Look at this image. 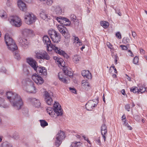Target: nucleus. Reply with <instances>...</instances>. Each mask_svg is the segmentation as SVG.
<instances>
[{"label": "nucleus", "instance_id": "f257e3e1", "mask_svg": "<svg viewBox=\"0 0 147 147\" xmlns=\"http://www.w3.org/2000/svg\"><path fill=\"white\" fill-rule=\"evenodd\" d=\"M17 5L19 9L22 11L25 12L24 20L25 22L28 25H30L35 22L36 17L32 13L27 12V7L26 4L22 0H18Z\"/></svg>", "mask_w": 147, "mask_h": 147}, {"label": "nucleus", "instance_id": "f03ea898", "mask_svg": "<svg viewBox=\"0 0 147 147\" xmlns=\"http://www.w3.org/2000/svg\"><path fill=\"white\" fill-rule=\"evenodd\" d=\"M6 96L12 106L16 109H20L23 105L20 96L16 93L9 91L6 92Z\"/></svg>", "mask_w": 147, "mask_h": 147}, {"label": "nucleus", "instance_id": "7ed1b4c3", "mask_svg": "<svg viewBox=\"0 0 147 147\" xmlns=\"http://www.w3.org/2000/svg\"><path fill=\"white\" fill-rule=\"evenodd\" d=\"M43 40L45 44L47 45V49L48 50H51L53 49L55 51L57 54L60 55H67L66 53L63 51L61 49L55 47L54 45H53L51 41L47 35H45L43 37Z\"/></svg>", "mask_w": 147, "mask_h": 147}, {"label": "nucleus", "instance_id": "20e7f679", "mask_svg": "<svg viewBox=\"0 0 147 147\" xmlns=\"http://www.w3.org/2000/svg\"><path fill=\"white\" fill-rule=\"evenodd\" d=\"M53 108L49 107L46 109L49 114L51 116L55 117L56 116H61L63 114V110L61 106L58 102H55L53 105Z\"/></svg>", "mask_w": 147, "mask_h": 147}, {"label": "nucleus", "instance_id": "39448f33", "mask_svg": "<svg viewBox=\"0 0 147 147\" xmlns=\"http://www.w3.org/2000/svg\"><path fill=\"white\" fill-rule=\"evenodd\" d=\"M22 84L24 86V89L27 92L30 93H35L37 92V89L34 86V83L29 79L23 80Z\"/></svg>", "mask_w": 147, "mask_h": 147}, {"label": "nucleus", "instance_id": "423d86ee", "mask_svg": "<svg viewBox=\"0 0 147 147\" xmlns=\"http://www.w3.org/2000/svg\"><path fill=\"white\" fill-rule=\"evenodd\" d=\"M48 33L53 42L54 43H57L60 41V34L55 30H50L48 31Z\"/></svg>", "mask_w": 147, "mask_h": 147}, {"label": "nucleus", "instance_id": "0eeeda50", "mask_svg": "<svg viewBox=\"0 0 147 147\" xmlns=\"http://www.w3.org/2000/svg\"><path fill=\"white\" fill-rule=\"evenodd\" d=\"M8 20L11 25L16 27H19L22 24L20 19L17 16H10Z\"/></svg>", "mask_w": 147, "mask_h": 147}, {"label": "nucleus", "instance_id": "6e6552de", "mask_svg": "<svg viewBox=\"0 0 147 147\" xmlns=\"http://www.w3.org/2000/svg\"><path fill=\"white\" fill-rule=\"evenodd\" d=\"M97 101L96 102H95L94 100H90L86 104L85 107L86 109L88 111H91L94 108L96 107L98 104V99L94 100Z\"/></svg>", "mask_w": 147, "mask_h": 147}, {"label": "nucleus", "instance_id": "1a4fd4ad", "mask_svg": "<svg viewBox=\"0 0 147 147\" xmlns=\"http://www.w3.org/2000/svg\"><path fill=\"white\" fill-rule=\"evenodd\" d=\"M55 19L63 26H69L70 25V22L67 18L61 16L55 17Z\"/></svg>", "mask_w": 147, "mask_h": 147}, {"label": "nucleus", "instance_id": "9d476101", "mask_svg": "<svg viewBox=\"0 0 147 147\" xmlns=\"http://www.w3.org/2000/svg\"><path fill=\"white\" fill-rule=\"evenodd\" d=\"M8 49L13 52L14 55H19L20 54L18 50V48L15 42L7 45Z\"/></svg>", "mask_w": 147, "mask_h": 147}, {"label": "nucleus", "instance_id": "9b49d317", "mask_svg": "<svg viewBox=\"0 0 147 147\" xmlns=\"http://www.w3.org/2000/svg\"><path fill=\"white\" fill-rule=\"evenodd\" d=\"M32 78L35 82L38 85L42 84L44 81L43 79L36 74L32 75Z\"/></svg>", "mask_w": 147, "mask_h": 147}, {"label": "nucleus", "instance_id": "f8f14e48", "mask_svg": "<svg viewBox=\"0 0 147 147\" xmlns=\"http://www.w3.org/2000/svg\"><path fill=\"white\" fill-rule=\"evenodd\" d=\"M44 96H45V100L46 103L49 105L52 104L53 101L51 94H50L47 91H45L44 94Z\"/></svg>", "mask_w": 147, "mask_h": 147}, {"label": "nucleus", "instance_id": "ddd939ff", "mask_svg": "<svg viewBox=\"0 0 147 147\" xmlns=\"http://www.w3.org/2000/svg\"><path fill=\"white\" fill-rule=\"evenodd\" d=\"M57 28L59 30L65 38H68L69 37V35L65 30L66 29L65 27L62 25H59L58 26Z\"/></svg>", "mask_w": 147, "mask_h": 147}, {"label": "nucleus", "instance_id": "4468645a", "mask_svg": "<svg viewBox=\"0 0 147 147\" xmlns=\"http://www.w3.org/2000/svg\"><path fill=\"white\" fill-rule=\"evenodd\" d=\"M18 41L20 45L24 48L27 47L28 42L26 39L23 38L21 37H19L18 39Z\"/></svg>", "mask_w": 147, "mask_h": 147}, {"label": "nucleus", "instance_id": "2eb2a0df", "mask_svg": "<svg viewBox=\"0 0 147 147\" xmlns=\"http://www.w3.org/2000/svg\"><path fill=\"white\" fill-rule=\"evenodd\" d=\"M27 63L33 69L36 68V67L37 65V63L32 58H28L26 59Z\"/></svg>", "mask_w": 147, "mask_h": 147}, {"label": "nucleus", "instance_id": "dca6fc26", "mask_svg": "<svg viewBox=\"0 0 147 147\" xmlns=\"http://www.w3.org/2000/svg\"><path fill=\"white\" fill-rule=\"evenodd\" d=\"M65 75L64 72H60L58 74V77L61 81L67 84L68 83V81L64 76Z\"/></svg>", "mask_w": 147, "mask_h": 147}, {"label": "nucleus", "instance_id": "f3484780", "mask_svg": "<svg viewBox=\"0 0 147 147\" xmlns=\"http://www.w3.org/2000/svg\"><path fill=\"white\" fill-rule=\"evenodd\" d=\"M82 87L84 90L86 91H88L90 88V85L88 83L84 80L82 81Z\"/></svg>", "mask_w": 147, "mask_h": 147}, {"label": "nucleus", "instance_id": "a211bd4d", "mask_svg": "<svg viewBox=\"0 0 147 147\" xmlns=\"http://www.w3.org/2000/svg\"><path fill=\"white\" fill-rule=\"evenodd\" d=\"M4 38L7 45L11 44L13 42H15L12 38L9 36L8 34H5Z\"/></svg>", "mask_w": 147, "mask_h": 147}, {"label": "nucleus", "instance_id": "6ab92c4d", "mask_svg": "<svg viewBox=\"0 0 147 147\" xmlns=\"http://www.w3.org/2000/svg\"><path fill=\"white\" fill-rule=\"evenodd\" d=\"M82 75L84 77L88 79H91L92 78L91 74L88 71L83 70L82 71Z\"/></svg>", "mask_w": 147, "mask_h": 147}, {"label": "nucleus", "instance_id": "aec40b11", "mask_svg": "<svg viewBox=\"0 0 147 147\" xmlns=\"http://www.w3.org/2000/svg\"><path fill=\"white\" fill-rule=\"evenodd\" d=\"M64 132L60 130L58 133V134L56 136V140H59L61 141L65 138Z\"/></svg>", "mask_w": 147, "mask_h": 147}, {"label": "nucleus", "instance_id": "412c9836", "mask_svg": "<svg viewBox=\"0 0 147 147\" xmlns=\"http://www.w3.org/2000/svg\"><path fill=\"white\" fill-rule=\"evenodd\" d=\"M22 34L24 36H29L31 34H33V31L28 29H25L22 31Z\"/></svg>", "mask_w": 147, "mask_h": 147}, {"label": "nucleus", "instance_id": "4be33fe9", "mask_svg": "<svg viewBox=\"0 0 147 147\" xmlns=\"http://www.w3.org/2000/svg\"><path fill=\"white\" fill-rule=\"evenodd\" d=\"M30 100L32 102H34V104L35 107H39L40 105V103L39 100H38L35 98H31Z\"/></svg>", "mask_w": 147, "mask_h": 147}, {"label": "nucleus", "instance_id": "5701e85b", "mask_svg": "<svg viewBox=\"0 0 147 147\" xmlns=\"http://www.w3.org/2000/svg\"><path fill=\"white\" fill-rule=\"evenodd\" d=\"M63 71L65 75L69 76L71 78L73 76V74L72 72L68 70L67 69L66 67L63 69Z\"/></svg>", "mask_w": 147, "mask_h": 147}, {"label": "nucleus", "instance_id": "b1692460", "mask_svg": "<svg viewBox=\"0 0 147 147\" xmlns=\"http://www.w3.org/2000/svg\"><path fill=\"white\" fill-rule=\"evenodd\" d=\"M35 53L36 55H48L46 51L42 50L36 51L35 52Z\"/></svg>", "mask_w": 147, "mask_h": 147}, {"label": "nucleus", "instance_id": "393cba45", "mask_svg": "<svg viewBox=\"0 0 147 147\" xmlns=\"http://www.w3.org/2000/svg\"><path fill=\"white\" fill-rule=\"evenodd\" d=\"M0 107H3L4 108H8V106L5 104V100L4 98L0 97Z\"/></svg>", "mask_w": 147, "mask_h": 147}, {"label": "nucleus", "instance_id": "a878e982", "mask_svg": "<svg viewBox=\"0 0 147 147\" xmlns=\"http://www.w3.org/2000/svg\"><path fill=\"white\" fill-rule=\"evenodd\" d=\"M145 85L144 84L142 85V84H139L138 86V87L139 88V90L140 92L141 93H143L144 92L146 91V88L145 87Z\"/></svg>", "mask_w": 147, "mask_h": 147}, {"label": "nucleus", "instance_id": "bb28decb", "mask_svg": "<svg viewBox=\"0 0 147 147\" xmlns=\"http://www.w3.org/2000/svg\"><path fill=\"white\" fill-rule=\"evenodd\" d=\"M53 59L56 60V62L57 64L61 65L63 61V59L61 58H59L56 56H54L53 57Z\"/></svg>", "mask_w": 147, "mask_h": 147}, {"label": "nucleus", "instance_id": "cd10ccee", "mask_svg": "<svg viewBox=\"0 0 147 147\" xmlns=\"http://www.w3.org/2000/svg\"><path fill=\"white\" fill-rule=\"evenodd\" d=\"M101 129V132H102L103 133H104V134L105 135L107 132V126L105 124H103L102 125Z\"/></svg>", "mask_w": 147, "mask_h": 147}, {"label": "nucleus", "instance_id": "c85d7f7f", "mask_svg": "<svg viewBox=\"0 0 147 147\" xmlns=\"http://www.w3.org/2000/svg\"><path fill=\"white\" fill-rule=\"evenodd\" d=\"M81 144L80 142L76 141L72 143L70 147H82Z\"/></svg>", "mask_w": 147, "mask_h": 147}, {"label": "nucleus", "instance_id": "c756f323", "mask_svg": "<svg viewBox=\"0 0 147 147\" xmlns=\"http://www.w3.org/2000/svg\"><path fill=\"white\" fill-rule=\"evenodd\" d=\"M100 24L103 28H106L108 27L109 25V23L107 22L101 21L100 22Z\"/></svg>", "mask_w": 147, "mask_h": 147}, {"label": "nucleus", "instance_id": "7c9ffc66", "mask_svg": "<svg viewBox=\"0 0 147 147\" xmlns=\"http://www.w3.org/2000/svg\"><path fill=\"white\" fill-rule=\"evenodd\" d=\"M75 42L77 46H79L82 45V42L80 41L78 37H75L74 38V43Z\"/></svg>", "mask_w": 147, "mask_h": 147}, {"label": "nucleus", "instance_id": "2f4dec72", "mask_svg": "<svg viewBox=\"0 0 147 147\" xmlns=\"http://www.w3.org/2000/svg\"><path fill=\"white\" fill-rule=\"evenodd\" d=\"M130 91L131 92H133L134 93L138 94L140 92L139 89L138 87L136 86L133 87L131 88Z\"/></svg>", "mask_w": 147, "mask_h": 147}, {"label": "nucleus", "instance_id": "473e14b6", "mask_svg": "<svg viewBox=\"0 0 147 147\" xmlns=\"http://www.w3.org/2000/svg\"><path fill=\"white\" fill-rule=\"evenodd\" d=\"M34 69L35 71H36V72L37 74L41 73V74H42V72H43V71L42 67V68L39 67L37 65V66L36 67V68H35Z\"/></svg>", "mask_w": 147, "mask_h": 147}, {"label": "nucleus", "instance_id": "72a5a7b5", "mask_svg": "<svg viewBox=\"0 0 147 147\" xmlns=\"http://www.w3.org/2000/svg\"><path fill=\"white\" fill-rule=\"evenodd\" d=\"M55 13L57 15H59L61 14L62 9L60 7L57 6L55 10Z\"/></svg>", "mask_w": 147, "mask_h": 147}, {"label": "nucleus", "instance_id": "f704fd0d", "mask_svg": "<svg viewBox=\"0 0 147 147\" xmlns=\"http://www.w3.org/2000/svg\"><path fill=\"white\" fill-rule=\"evenodd\" d=\"M39 121L42 127H44L48 125V123L45 120H40Z\"/></svg>", "mask_w": 147, "mask_h": 147}, {"label": "nucleus", "instance_id": "c9c22d12", "mask_svg": "<svg viewBox=\"0 0 147 147\" xmlns=\"http://www.w3.org/2000/svg\"><path fill=\"white\" fill-rule=\"evenodd\" d=\"M36 57L38 59H45L47 60H48L50 59L49 56H36Z\"/></svg>", "mask_w": 147, "mask_h": 147}, {"label": "nucleus", "instance_id": "e433bc0d", "mask_svg": "<svg viewBox=\"0 0 147 147\" xmlns=\"http://www.w3.org/2000/svg\"><path fill=\"white\" fill-rule=\"evenodd\" d=\"M0 16L1 18H6L7 17L6 12L4 10L2 9L0 10Z\"/></svg>", "mask_w": 147, "mask_h": 147}, {"label": "nucleus", "instance_id": "4c0bfd02", "mask_svg": "<svg viewBox=\"0 0 147 147\" xmlns=\"http://www.w3.org/2000/svg\"><path fill=\"white\" fill-rule=\"evenodd\" d=\"M78 56H74L73 57V61L76 63H78L79 61L80 57H78Z\"/></svg>", "mask_w": 147, "mask_h": 147}, {"label": "nucleus", "instance_id": "58836bf2", "mask_svg": "<svg viewBox=\"0 0 147 147\" xmlns=\"http://www.w3.org/2000/svg\"><path fill=\"white\" fill-rule=\"evenodd\" d=\"M70 18L72 21H73V22H77L78 20L76 19V16L74 15H71Z\"/></svg>", "mask_w": 147, "mask_h": 147}, {"label": "nucleus", "instance_id": "ea45409f", "mask_svg": "<svg viewBox=\"0 0 147 147\" xmlns=\"http://www.w3.org/2000/svg\"><path fill=\"white\" fill-rule=\"evenodd\" d=\"M61 143V141L59 140H57L55 141V145L58 147H59Z\"/></svg>", "mask_w": 147, "mask_h": 147}, {"label": "nucleus", "instance_id": "a19ab883", "mask_svg": "<svg viewBox=\"0 0 147 147\" xmlns=\"http://www.w3.org/2000/svg\"><path fill=\"white\" fill-rule=\"evenodd\" d=\"M138 57L137 56H136L134 58L133 60V63L134 64H137L138 62Z\"/></svg>", "mask_w": 147, "mask_h": 147}, {"label": "nucleus", "instance_id": "79ce46f5", "mask_svg": "<svg viewBox=\"0 0 147 147\" xmlns=\"http://www.w3.org/2000/svg\"><path fill=\"white\" fill-rule=\"evenodd\" d=\"M129 40H130L128 37H124L123 38L122 41L123 43L126 44L129 42Z\"/></svg>", "mask_w": 147, "mask_h": 147}, {"label": "nucleus", "instance_id": "37998d69", "mask_svg": "<svg viewBox=\"0 0 147 147\" xmlns=\"http://www.w3.org/2000/svg\"><path fill=\"white\" fill-rule=\"evenodd\" d=\"M47 15V14L45 13L44 12H42V13H41L40 14V17L42 19H43L44 20H46Z\"/></svg>", "mask_w": 147, "mask_h": 147}, {"label": "nucleus", "instance_id": "c03bdc74", "mask_svg": "<svg viewBox=\"0 0 147 147\" xmlns=\"http://www.w3.org/2000/svg\"><path fill=\"white\" fill-rule=\"evenodd\" d=\"M95 141L96 143L98 145H100L101 144V142L100 140V137H98L97 138H96Z\"/></svg>", "mask_w": 147, "mask_h": 147}, {"label": "nucleus", "instance_id": "a18cd8bd", "mask_svg": "<svg viewBox=\"0 0 147 147\" xmlns=\"http://www.w3.org/2000/svg\"><path fill=\"white\" fill-rule=\"evenodd\" d=\"M111 68H112L114 70V72L116 74H117V69L115 67V66L113 64L110 67V69L109 70V72L110 71V70H111Z\"/></svg>", "mask_w": 147, "mask_h": 147}, {"label": "nucleus", "instance_id": "49530a36", "mask_svg": "<svg viewBox=\"0 0 147 147\" xmlns=\"http://www.w3.org/2000/svg\"><path fill=\"white\" fill-rule=\"evenodd\" d=\"M116 36L117 38L119 39H121V33L119 32H117L116 34Z\"/></svg>", "mask_w": 147, "mask_h": 147}, {"label": "nucleus", "instance_id": "de8ad7c7", "mask_svg": "<svg viewBox=\"0 0 147 147\" xmlns=\"http://www.w3.org/2000/svg\"><path fill=\"white\" fill-rule=\"evenodd\" d=\"M53 2V0H47V3L49 5H51Z\"/></svg>", "mask_w": 147, "mask_h": 147}, {"label": "nucleus", "instance_id": "09e8293b", "mask_svg": "<svg viewBox=\"0 0 147 147\" xmlns=\"http://www.w3.org/2000/svg\"><path fill=\"white\" fill-rule=\"evenodd\" d=\"M42 69L43 71L42 72V74H43L45 76L47 74V70L44 67H42Z\"/></svg>", "mask_w": 147, "mask_h": 147}, {"label": "nucleus", "instance_id": "8fccbe9b", "mask_svg": "<svg viewBox=\"0 0 147 147\" xmlns=\"http://www.w3.org/2000/svg\"><path fill=\"white\" fill-rule=\"evenodd\" d=\"M69 89L71 91V92L74 93H76V90L75 88L70 87L69 88Z\"/></svg>", "mask_w": 147, "mask_h": 147}, {"label": "nucleus", "instance_id": "3c124183", "mask_svg": "<svg viewBox=\"0 0 147 147\" xmlns=\"http://www.w3.org/2000/svg\"><path fill=\"white\" fill-rule=\"evenodd\" d=\"M125 109L128 111H129L130 109V107L129 105L128 104H126L125 105Z\"/></svg>", "mask_w": 147, "mask_h": 147}, {"label": "nucleus", "instance_id": "603ef678", "mask_svg": "<svg viewBox=\"0 0 147 147\" xmlns=\"http://www.w3.org/2000/svg\"><path fill=\"white\" fill-rule=\"evenodd\" d=\"M115 10L116 13L118 14V15L120 16H121V13L120 12L119 10L117 9H115Z\"/></svg>", "mask_w": 147, "mask_h": 147}, {"label": "nucleus", "instance_id": "864d4df0", "mask_svg": "<svg viewBox=\"0 0 147 147\" xmlns=\"http://www.w3.org/2000/svg\"><path fill=\"white\" fill-rule=\"evenodd\" d=\"M6 5L8 7H10L11 5L10 0H7L6 2Z\"/></svg>", "mask_w": 147, "mask_h": 147}, {"label": "nucleus", "instance_id": "5fc2aeb1", "mask_svg": "<svg viewBox=\"0 0 147 147\" xmlns=\"http://www.w3.org/2000/svg\"><path fill=\"white\" fill-rule=\"evenodd\" d=\"M115 63V64H117V59H119V57L118 56H115L114 57Z\"/></svg>", "mask_w": 147, "mask_h": 147}, {"label": "nucleus", "instance_id": "6e6d98bb", "mask_svg": "<svg viewBox=\"0 0 147 147\" xmlns=\"http://www.w3.org/2000/svg\"><path fill=\"white\" fill-rule=\"evenodd\" d=\"M107 45L109 48L111 49H112V46L109 42H107Z\"/></svg>", "mask_w": 147, "mask_h": 147}, {"label": "nucleus", "instance_id": "4d7b16f0", "mask_svg": "<svg viewBox=\"0 0 147 147\" xmlns=\"http://www.w3.org/2000/svg\"><path fill=\"white\" fill-rule=\"evenodd\" d=\"M120 47L123 50H126L127 49V46H126L125 45H121Z\"/></svg>", "mask_w": 147, "mask_h": 147}, {"label": "nucleus", "instance_id": "13d9d810", "mask_svg": "<svg viewBox=\"0 0 147 147\" xmlns=\"http://www.w3.org/2000/svg\"><path fill=\"white\" fill-rule=\"evenodd\" d=\"M125 126L128 127L129 129L130 130H131L132 129V128L129 125L127 122L126 125H125Z\"/></svg>", "mask_w": 147, "mask_h": 147}, {"label": "nucleus", "instance_id": "bf43d9fd", "mask_svg": "<svg viewBox=\"0 0 147 147\" xmlns=\"http://www.w3.org/2000/svg\"><path fill=\"white\" fill-rule=\"evenodd\" d=\"M14 58L18 60H20L21 58L20 56H14Z\"/></svg>", "mask_w": 147, "mask_h": 147}, {"label": "nucleus", "instance_id": "052dcab7", "mask_svg": "<svg viewBox=\"0 0 147 147\" xmlns=\"http://www.w3.org/2000/svg\"><path fill=\"white\" fill-rule=\"evenodd\" d=\"M3 147H12V146L10 144H6L5 145H4Z\"/></svg>", "mask_w": 147, "mask_h": 147}, {"label": "nucleus", "instance_id": "680f3d73", "mask_svg": "<svg viewBox=\"0 0 147 147\" xmlns=\"http://www.w3.org/2000/svg\"><path fill=\"white\" fill-rule=\"evenodd\" d=\"M132 35L133 37L134 38L136 36V33L134 32H132Z\"/></svg>", "mask_w": 147, "mask_h": 147}, {"label": "nucleus", "instance_id": "e2e57ef3", "mask_svg": "<svg viewBox=\"0 0 147 147\" xmlns=\"http://www.w3.org/2000/svg\"><path fill=\"white\" fill-rule=\"evenodd\" d=\"M101 134L103 138L104 139V141L105 142V139H106V137L105 136V135L104 134V133H103L102 132Z\"/></svg>", "mask_w": 147, "mask_h": 147}, {"label": "nucleus", "instance_id": "0e129e2a", "mask_svg": "<svg viewBox=\"0 0 147 147\" xmlns=\"http://www.w3.org/2000/svg\"><path fill=\"white\" fill-rule=\"evenodd\" d=\"M140 52L141 54L142 55H144V51L143 49H141L140 50Z\"/></svg>", "mask_w": 147, "mask_h": 147}, {"label": "nucleus", "instance_id": "69168bd1", "mask_svg": "<svg viewBox=\"0 0 147 147\" xmlns=\"http://www.w3.org/2000/svg\"><path fill=\"white\" fill-rule=\"evenodd\" d=\"M51 18V17L49 15L47 14L46 16V20H50Z\"/></svg>", "mask_w": 147, "mask_h": 147}, {"label": "nucleus", "instance_id": "338daca9", "mask_svg": "<svg viewBox=\"0 0 147 147\" xmlns=\"http://www.w3.org/2000/svg\"><path fill=\"white\" fill-rule=\"evenodd\" d=\"M121 93L122 94L124 95H126V94L125 93V90L124 89H123L122 90Z\"/></svg>", "mask_w": 147, "mask_h": 147}, {"label": "nucleus", "instance_id": "774afa93", "mask_svg": "<svg viewBox=\"0 0 147 147\" xmlns=\"http://www.w3.org/2000/svg\"><path fill=\"white\" fill-rule=\"evenodd\" d=\"M126 119V116L125 114H124L122 117V120Z\"/></svg>", "mask_w": 147, "mask_h": 147}]
</instances>
